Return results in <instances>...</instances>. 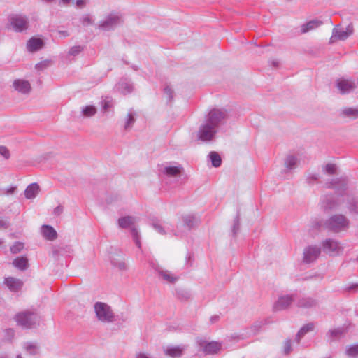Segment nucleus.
Masks as SVG:
<instances>
[{
  "instance_id": "obj_1",
  "label": "nucleus",
  "mask_w": 358,
  "mask_h": 358,
  "mask_svg": "<svg viewBox=\"0 0 358 358\" xmlns=\"http://www.w3.org/2000/svg\"><path fill=\"white\" fill-rule=\"evenodd\" d=\"M322 226L329 232L338 234L350 228V221L345 215L336 213L324 220Z\"/></svg>"
},
{
  "instance_id": "obj_2",
  "label": "nucleus",
  "mask_w": 358,
  "mask_h": 358,
  "mask_svg": "<svg viewBox=\"0 0 358 358\" xmlns=\"http://www.w3.org/2000/svg\"><path fill=\"white\" fill-rule=\"evenodd\" d=\"M29 21L27 15L20 13H12L8 17L7 28L17 33L29 29Z\"/></svg>"
},
{
  "instance_id": "obj_3",
  "label": "nucleus",
  "mask_w": 358,
  "mask_h": 358,
  "mask_svg": "<svg viewBox=\"0 0 358 358\" xmlns=\"http://www.w3.org/2000/svg\"><path fill=\"white\" fill-rule=\"evenodd\" d=\"M229 117L228 111L225 108H213L205 117V122L219 130L224 124Z\"/></svg>"
},
{
  "instance_id": "obj_4",
  "label": "nucleus",
  "mask_w": 358,
  "mask_h": 358,
  "mask_svg": "<svg viewBox=\"0 0 358 358\" xmlns=\"http://www.w3.org/2000/svg\"><path fill=\"white\" fill-rule=\"evenodd\" d=\"M136 223V218L133 216H124L120 217L117 224L119 228L120 229H130V232L132 236L133 240L136 244V245L138 248H141V235L138 231V229L135 227L134 224Z\"/></svg>"
},
{
  "instance_id": "obj_5",
  "label": "nucleus",
  "mask_w": 358,
  "mask_h": 358,
  "mask_svg": "<svg viewBox=\"0 0 358 358\" xmlns=\"http://www.w3.org/2000/svg\"><path fill=\"white\" fill-rule=\"evenodd\" d=\"M17 325L24 329H31L39 324V317L34 311L25 310L17 313L15 317Z\"/></svg>"
},
{
  "instance_id": "obj_6",
  "label": "nucleus",
  "mask_w": 358,
  "mask_h": 358,
  "mask_svg": "<svg viewBox=\"0 0 358 358\" xmlns=\"http://www.w3.org/2000/svg\"><path fill=\"white\" fill-rule=\"evenodd\" d=\"M354 33V26L350 23L344 29L341 24H336L332 29L329 43L333 44L338 41H345Z\"/></svg>"
},
{
  "instance_id": "obj_7",
  "label": "nucleus",
  "mask_w": 358,
  "mask_h": 358,
  "mask_svg": "<svg viewBox=\"0 0 358 358\" xmlns=\"http://www.w3.org/2000/svg\"><path fill=\"white\" fill-rule=\"evenodd\" d=\"M96 317L99 321L103 323L112 322V310L110 306L103 302H96L94 305Z\"/></svg>"
},
{
  "instance_id": "obj_8",
  "label": "nucleus",
  "mask_w": 358,
  "mask_h": 358,
  "mask_svg": "<svg viewBox=\"0 0 358 358\" xmlns=\"http://www.w3.org/2000/svg\"><path fill=\"white\" fill-rule=\"evenodd\" d=\"M322 247L324 252L329 256H338L343 250L341 243L336 239L327 238L322 242Z\"/></svg>"
},
{
  "instance_id": "obj_9",
  "label": "nucleus",
  "mask_w": 358,
  "mask_h": 358,
  "mask_svg": "<svg viewBox=\"0 0 358 358\" xmlns=\"http://www.w3.org/2000/svg\"><path fill=\"white\" fill-rule=\"evenodd\" d=\"M217 131L218 130L208 124L206 122L203 121L199 127L198 138L202 141L208 142L215 138Z\"/></svg>"
},
{
  "instance_id": "obj_10",
  "label": "nucleus",
  "mask_w": 358,
  "mask_h": 358,
  "mask_svg": "<svg viewBox=\"0 0 358 358\" xmlns=\"http://www.w3.org/2000/svg\"><path fill=\"white\" fill-rule=\"evenodd\" d=\"M321 253V248L319 245H309L303 250V262L310 264L316 261Z\"/></svg>"
},
{
  "instance_id": "obj_11",
  "label": "nucleus",
  "mask_w": 358,
  "mask_h": 358,
  "mask_svg": "<svg viewBox=\"0 0 358 358\" xmlns=\"http://www.w3.org/2000/svg\"><path fill=\"white\" fill-rule=\"evenodd\" d=\"M339 206L338 199L332 194H325L321 197L320 206L324 211L336 210Z\"/></svg>"
},
{
  "instance_id": "obj_12",
  "label": "nucleus",
  "mask_w": 358,
  "mask_h": 358,
  "mask_svg": "<svg viewBox=\"0 0 358 358\" xmlns=\"http://www.w3.org/2000/svg\"><path fill=\"white\" fill-rule=\"evenodd\" d=\"M295 296L293 294L282 295L278 297V300L273 304L275 311H281L288 308L294 301Z\"/></svg>"
},
{
  "instance_id": "obj_13",
  "label": "nucleus",
  "mask_w": 358,
  "mask_h": 358,
  "mask_svg": "<svg viewBox=\"0 0 358 358\" xmlns=\"http://www.w3.org/2000/svg\"><path fill=\"white\" fill-rule=\"evenodd\" d=\"M197 343L206 354H215L221 349V343L215 341L208 342L204 339H199Z\"/></svg>"
},
{
  "instance_id": "obj_14",
  "label": "nucleus",
  "mask_w": 358,
  "mask_h": 358,
  "mask_svg": "<svg viewBox=\"0 0 358 358\" xmlns=\"http://www.w3.org/2000/svg\"><path fill=\"white\" fill-rule=\"evenodd\" d=\"M151 266L157 272L159 278L162 279V280L170 284H174L178 281V277L173 275L169 271L164 270L162 268H160L158 265L155 266L152 263H151Z\"/></svg>"
},
{
  "instance_id": "obj_15",
  "label": "nucleus",
  "mask_w": 358,
  "mask_h": 358,
  "mask_svg": "<svg viewBox=\"0 0 358 358\" xmlns=\"http://www.w3.org/2000/svg\"><path fill=\"white\" fill-rule=\"evenodd\" d=\"M336 87L341 94H346L353 91L356 84L350 79L341 78L336 81Z\"/></svg>"
},
{
  "instance_id": "obj_16",
  "label": "nucleus",
  "mask_w": 358,
  "mask_h": 358,
  "mask_svg": "<svg viewBox=\"0 0 358 358\" xmlns=\"http://www.w3.org/2000/svg\"><path fill=\"white\" fill-rule=\"evenodd\" d=\"M347 182L345 179L343 178H333L331 180H327L323 187L328 189H334L338 192L340 190H344L346 188Z\"/></svg>"
},
{
  "instance_id": "obj_17",
  "label": "nucleus",
  "mask_w": 358,
  "mask_h": 358,
  "mask_svg": "<svg viewBox=\"0 0 358 358\" xmlns=\"http://www.w3.org/2000/svg\"><path fill=\"white\" fill-rule=\"evenodd\" d=\"M117 90L123 94H127L133 92V83L127 78H122L116 85Z\"/></svg>"
},
{
  "instance_id": "obj_18",
  "label": "nucleus",
  "mask_w": 358,
  "mask_h": 358,
  "mask_svg": "<svg viewBox=\"0 0 358 358\" xmlns=\"http://www.w3.org/2000/svg\"><path fill=\"white\" fill-rule=\"evenodd\" d=\"M13 86L16 91L22 94H29L31 89L29 82L22 79L14 80Z\"/></svg>"
},
{
  "instance_id": "obj_19",
  "label": "nucleus",
  "mask_w": 358,
  "mask_h": 358,
  "mask_svg": "<svg viewBox=\"0 0 358 358\" xmlns=\"http://www.w3.org/2000/svg\"><path fill=\"white\" fill-rule=\"evenodd\" d=\"M318 305V301L310 296H304L297 301L296 306L302 308H312Z\"/></svg>"
},
{
  "instance_id": "obj_20",
  "label": "nucleus",
  "mask_w": 358,
  "mask_h": 358,
  "mask_svg": "<svg viewBox=\"0 0 358 358\" xmlns=\"http://www.w3.org/2000/svg\"><path fill=\"white\" fill-rule=\"evenodd\" d=\"M4 282L10 291L13 292L20 291L23 286V282L21 280L13 277L6 278Z\"/></svg>"
},
{
  "instance_id": "obj_21",
  "label": "nucleus",
  "mask_w": 358,
  "mask_h": 358,
  "mask_svg": "<svg viewBox=\"0 0 358 358\" xmlns=\"http://www.w3.org/2000/svg\"><path fill=\"white\" fill-rule=\"evenodd\" d=\"M322 24V21L318 20H312L300 26L299 34H304L309 31L316 29Z\"/></svg>"
},
{
  "instance_id": "obj_22",
  "label": "nucleus",
  "mask_w": 358,
  "mask_h": 358,
  "mask_svg": "<svg viewBox=\"0 0 358 358\" xmlns=\"http://www.w3.org/2000/svg\"><path fill=\"white\" fill-rule=\"evenodd\" d=\"M113 267L120 272H125L128 270V264L122 255H117L113 258Z\"/></svg>"
},
{
  "instance_id": "obj_23",
  "label": "nucleus",
  "mask_w": 358,
  "mask_h": 358,
  "mask_svg": "<svg viewBox=\"0 0 358 358\" xmlns=\"http://www.w3.org/2000/svg\"><path fill=\"white\" fill-rule=\"evenodd\" d=\"M43 45V40L33 37L28 41L27 48L29 52H34L41 49Z\"/></svg>"
},
{
  "instance_id": "obj_24",
  "label": "nucleus",
  "mask_w": 358,
  "mask_h": 358,
  "mask_svg": "<svg viewBox=\"0 0 358 358\" xmlns=\"http://www.w3.org/2000/svg\"><path fill=\"white\" fill-rule=\"evenodd\" d=\"M41 231L43 237L47 240L54 241L57 237V231L52 226L43 225Z\"/></svg>"
},
{
  "instance_id": "obj_25",
  "label": "nucleus",
  "mask_w": 358,
  "mask_h": 358,
  "mask_svg": "<svg viewBox=\"0 0 358 358\" xmlns=\"http://www.w3.org/2000/svg\"><path fill=\"white\" fill-rule=\"evenodd\" d=\"M182 171L181 166H167L164 167L163 173L169 177H177L180 176Z\"/></svg>"
},
{
  "instance_id": "obj_26",
  "label": "nucleus",
  "mask_w": 358,
  "mask_h": 358,
  "mask_svg": "<svg viewBox=\"0 0 358 358\" xmlns=\"http://www.w3.org/2000/svg\"><path fill=\"white\" fill-rule=\"evenodd\" d=\"M39 192V186L37 183H32L27 186L24 191V195L27 199H31L36 196Z\"/></svg>"
},
{
  "instance_id": "obj_27",
  "label": "nucleus",
  "mask_w": 358,
  "mask_h": 358,
  "mask_svg": "<svg viewBox=\"0 0 358 358\" xmlns=\"http://www.w3.org/2000/svg\"><path fill=\"white\" fill-rule=\"evenodd\" d=\"M125 21V14L121 10H116L113 12V29L117 27H121L124 24Z\"/></svg>"
},
{
  "instance_id": "obj_28",
  "label": "nucleus",
  "mask_w": 358,
  "mask_h": 358,
  "mask_svg": "<svg viewBox=\"0 0 358 358\" xmlns=\"http://www.w3.org/2000/svg\"><path fill=\"white\" fill-rule=\"evenodd\" d=\"M340 115L343 117L356 119L358 117V108H345L340 111Z\"/></svg>"
},
{
  "instance_id": "obj_29",
  "label": "nucleus",
  "mask_w": 358,
  "mask_h": 358,
  "mask_svg": "<svg viewBox=\"0 0 358 358\" xmlns=\"http://www.w3.org/2000/svg\"><path fill=\"white\" fill-rule=\"evenodd\" d=\"M13 265L20 271H24L28 268V259L25 257L15 258L13 262Z\"/></svg>"
},
{
  "instance_id": "obj_30",
  "label": "nucleus",
  "mask_w": 358,
  "mask_h": 358,
  "mask_svg": "<svg viewBox=\"0 0 358 358\" xmlns=\"http://www.w3.org/2000/svg\"><path fill=\"white\" fill-rule=\"evenodd\" d=\"M184 227L187 229L188 231L194 228L198 224V220L193 215H186L183 217Z\"/></svg>"
},
{
  "instance_id": "obj_31",
  "label": "nucleus",
  "mask_w": 358,
  "mask_h": 358,
  "mask_svg": "<svg viewBox=\"0 0 358 358\" xmlns=\"http://www.w3.org/2000/svg\"><path fill=\"white\" fill-rule=\"evenodd\" d=\"M314 324L313 323H308L304 326H303L299 332L296 334V340L298 343H299L301 338L308 332L312 331L314 329Z\"/></svg>"
},
{
  "instance_id": "obj_32",
  "label": "nucleus",
  "mask_w": 358,
  "mask_h": 358,
  "mask_svg": "<svg viewBox=\"0 0 358 358\" xmlns=\"http://www.w3.org/2000/svg\"><path fill=\"white\" fill-rule=\"evenodd\" d=\"M182 352H183V348H182L179 346H177V347L167 348L165 350V354L170 356L172 358H178L182 356Z\"/></svg>"
},
{
  "instance_id": "obj_33",
  "label": "nucleus",
  "mask_w": 358,
  "mask_h": 358,
  "mask_svg": "<svg viewBox=\"0 0 358 358\" xmlns=\"http://www.w3.org/2000/svg\"><path fill=\"white\" fill-rule=\"evenodd\" d=\"M348 208L350 213L358 214V199L355 197H348Z\"/></svg>"
},
{
  "instance_id": "obj_34",
  "label": "nucleus",
  "mask_w": 358,
  "mask_h": 358,
  "mask_svg": "<svg viewBox=\"0 0 358 358\" xmlns=\"http://www.w3.org/2000/svg\"><path fill=\"white\" fill-rule=\"evenodd\" d=\"M96 108L92 105L86 106L81 109V115L84 117H91L96 113Z\"/></svg>"
},
{
  "instance_id": "obj_35",
  "label": "nucleus",
  "mask_w": 358,
  "mask_h": 358,
  "mask_svg": "<svg viewBox=\"0 0 358 358\" xmlns=\"http://www.w3.org/2000/svg\"><path fill=\"white\" fill-rule=\"evenodd\" d=\"M150 225L151 227L155 229L156 230L159 234H162V235H166L167 231L166 230V229L167 230H169V227H167L166 226H163L159 221L157 220H152L150 223Z\"/></svg>"
},
{
  "instance_id": "obj_36",
  "label": "nucleus",
  "mask_w": 358,
  "mask_h": 358,
  "mask_svg": "<svg viewBox=\"0 0 358 358\" xmlns=\"http://www.w3.org/2000/svg\"><path fill=\"white\" fill-rule=\"evenodd\" d=\"M208 157L210 159L213 166L219 167L222 164V159L220 155L215 152L212 151L209 153Z\"/></svg>"
},
{
  "instance_id": "obj_37",
  "label": "nucleus",
  "mask_w": 358,
  "mask_h": 358,
  "mask_svg": "<svg viewBox=\"0 0 358 358\" xmlns=\"http://www.w3.org/2000/svg\"><path fill=\"white\" fill-rule=\"evenodd\" d=\"M337 166L334 164L329 163L322 166V171L323 173L329 175L334 176L337 174Z\"/></svg>"
},
{
  "instance_id": "obj_38",
  "label": "nucleus",
  "mask_w": 358,
  "mask_h": 358,
  "mask_svg": "<svg viewBox=\"0 0 358 358\" xmlns=\"http://www.w3.org/2000/svg\"><path fill=\"white\" fill-rule=\"evenodd\" d=\"M298 162L297 158L294 155H288L285 159V166L289 169H293L296 167Z\"/></svg>"
},
{
  "instance_id": "obj_39",
  "label": "nucleus",
  "mask_w": 358,
  "mask_h": 358,
  "mask_svg": "<svg viewBox=\"0 0 358 358\" xmlns=\"http://www.w3.org/2000/svg\"><path fill=\"white\" fill-rule=\"evenodd\" d=\"M112 27V14H109L106 20L101 21L99 29L101 30H109Z\"/></svg>"
},
{
  "instance_id": "obj_40",
  "label": "nucleus",
  "mask_w": 358,
  "mask_h": 358,
  "mask_svg": "<svg viewBox=\"0 0 358 358\" xmlns=\"http://www.w3.org/2000/svg\"><path fill=\"white\" fill-rule=\"evenodd\" d=\"M320 174L319 173H308L306 177V182L309 185L312 186L315 183L320 182Z\"/></svg>"
},
{
  "instance_id": "obj_41",
  "label": "nucleus",
  "mask_w": 358,
  "mask_h": 358,
  "mask_svg": "<svg viewBox=\"0 0 358 358\" xmlns=\"http://www.w3.org/2000/svg\"><path fill=\"white\" fill-rule=\"evenodd\" d=\"M135 121H136L135 113H131V112L127 114L126 122L124 123V129L125 130L130 129L132 127V126L134 125Z\"/></svg>"
},
{
  "instance_id": "obj_42",
  "label": "nucleus",
  "mask_w": 358,
  "mask_h": 358,
  "mask_svg": "<svg viewBox=\"0 0 358 358\" xmlns=\"http://www.w3.org/2000/svg\"><path fill=\"white\" fill-rule=\"evenodd\" d=\"M241 217L239 213H237L236 216L235 217L234 220V224L232 226V234L234 236H236L238 234L239 229H240V225H241Z\"/></svg>"
},
{
  "instance_id": "obj_43",
  "label": "nucleus",
  "mask_w": 358,
  "mask_h": 358,
  "mask_svg": "<svg viewBox=\"0 0 358 358\" xmlns=\"http://www.w3.org/2000/svg\"><path fill=\"white\" fill-rule=\"evenodd\" d=\"M28 354L35 355L38 353V347L33 343H26L24 345Z\"/></svg>"
},
{
  "instance_id": "obj_44",
  "label": "nucleus",
  "mask_w": 358,
  "mask_h": 358,
  "mask_svg": "<svg viewBox=\"0 0 358 358\" xmlns=\"http://www.w3.org/2000/svg\"><path fill=\"white\" fill-rule=\"evenodd\" d=\"M164 94L166 99L167 103L171 102L173 99L174 92L169 85H166L164 88Z\"/></svg>"
},
{
  "instance_id": "obj_45",
  "label": "nucleus",
  "mask_w": 358,
  "mask_h": 358,
  "mask_svg": "<svg viewBox=\"0 0 358 358\" xmlns=\"http://www.w3.org/2000/svg\"><path fill=\"white\" fill-rule=\"evenodd\" d=\"M51 62V60L49 59L41 61L36 64L35 69L37 71H43L50 65Z\"/></svg>"
},
{
  "instance_id": "obj_46",
  "label": "nucleus",
  "mask_w": 358,
  "mask_h": 358,
  "mask_svg": "<svg viewBox=\"0 0 358 358\" xmlns=\"http://www.w3.org/2000/svg\"><path fill=\"white\" fill-rule=\"evenodd\" d=\"M24 248V243L22 242H15L10 248V252L13 254L20 252Z\"/></svg>"
},
{
  "instance_id": "obj_47",
  "label": "nucleus",
  "mask_w": 358,
  "mask_h": 358,
  "mask_svg": "<svg viewBox=\"0 0 358 358\" xmlns=\"http://www.w3.org/2000/svg\"><path fill=\"white\" fill-rule=\"evenodd\" d=\"M112 106L111 101L106 98L101 101V111L103 113H108Z\"/></svg>"
},
{
  "instance_id": "obj_48",
  "label": "nucleus",
  "mask_w": 358,
  "mask_h": 358,
  "mask_svg": "<svg viewBox=\"0 0 358 358\" xmlns=\"http://www.w3.org/2000/svg\"><path fill=\"white\" fill-rule=\"evenodd\" d=\"M263 325L262 322H256L250 327V331L253 335L257 334L261 329Z\"/></svg>"
},
{
  "instance_id": "obj_49",
  "label": "nucleus",
  "mask_w": 358,
  "mask_h": 358,
  "mask_svg": "<svg viewBox=\"0 0 358 358\" xmlns=\"http://www.w3.org/2000/svg\"><path fill=\"white\" fill-rule=\"evenodd\" d=\"M83 50V48L81 45H76L73 46L70 48L69 51V54L71 56H76L80 54Z\"/></svg>"
},
{
  "instance_id": "obj_50",
  "label": "nucleus",
  "mask_w": 358,
  "mask_h": 358,
  "mask_svg": "<svg viewBox=\"0 0 358 358\" xmlns=\"http://www.w3.org/2000/svg\"><path fill=\"white\" fill-rule=\"evenodd\" d=\"M80 22L84 26H87L93 24V20L90 15L86 14L80 18Z\"/></svg>"
},
{
  "instance_id": "obj_51",
  "label": "nucleus",
  "mask_w": 358,
  "mask_h": 358,
  "mask_svg": "<svg viewBox=\"0 0 358 358\" xmlns=\"http://www.w3.org/2000/svg\"><path fill=\"white\" fill-rule=\"evenodd\" d=\"M292 350L291 341L286 340L283 346V352L285 355L289 354Z\"/></svg>"
},
{
  "instance_id": "obj_52",
  "label": "nucleus",
  "mask_w": 358,
  "mask_h": 358,
  "mask_svg": "<svg viewBox=\"0 0 358 358\" xmlns=\"http://www.w3.org/2000/svg\"><path fill=\"white\" fill-rule=\"evenodd\" d=\"M0 155H2L5 159H8L10 157V152L8 148L5 146H0Z\"/></svg>"
},
{
  "instance_id": "obj_53",
  "label": "nucleus",
  "mask_w": 358,
  "mask_h": 358,
  "mask_svg": "<svg viewBox=\"0 0 358 358\" xmlns=\"http://www.w3.org/2000/svg\"><path fill=\"white\" fill-rule=\"evenodd\" d=\"M343 333V329H331L329 330V334L333 336V337H338V336H340L341 335H342Z\"/></svg>"
},
{
  "instance_id": "obj_54",
  "label": "nucleus",
  "mask_w": 358,
  "mask_h": 358,
  "mask_svg": "<svg viewBox=\"0 0 358 358\" xmlns=\"http://www.w3.org/2000/svg\"><path fill=\"white\" fill-rule=\"evenodd\" d=\"M323 221L322 222H320V221H314L313 223H312V227L314 228V229H319L320 227H322L323 228Z\"/></svg>"
},
{
  "instance_id": "obj_55",
  "label": "nucleus",
  "mask_w": 358,
  "mask_h": 358,
  "mask_svg": "<svg viewBox=\"0 0 358 358\" xmlns=\"http://www.w3.org/2000/svg\"><path fill=\"white\" fill-rule=\"evenodd\" d=\"M62 212L63 207L61 206H58L54 209V214L56 215H59Z\"/></svg>"
},
{
  "instance_id": "obj_56",
  "label": "nucleus",
  "mask_w": 358,
  "mask_h": 358,
  "mask_svg": "<svg viewBox=\"0 0 358 358\" xmlns=\"http://www.w3.org/2000/svg\"><path fill=\"white\" fill-rule=\"evenodd\" d=\"M17 187L15 186H12L8 188L6 191V194L8 195L13 194L15 193Z\"/></svg>"
},
{
  "instance_id": "obj_57",
  "label": "nucleus",
  "mask_w": 358,
  "mask_h": 358,
  "mask_svg": "<svg viewBox=\"0 0 358 358\" xmlns=\"http://www.w3.org/2000/svg\"><path fill=\"white\" fill-rule=\"evenodd\" d=\"M76 5L79 8H83L85 5V0H77Z\"/></svg>"
},
{
  "instance_id": "obj_58",
  "label": "nucleus",
  "mask_w": 358,
  "mask_h": 358,
  "mask_svg": "<svg viewBox=\"0 0 358 358\" xmlns=\"http://www.w3.org/2000/svg\"><path fill=\"white\" fill-rule=\"evenodd\" d=\"M8 224L6 220H0V228H7Z\"/></svg>"
},
{
  "instance_id": "obj_59",
  "label": "nucleus",
  "mask_w": 358,
  "mask_h": 358,
  "mask_svg": "<svg viewBox=\"0 0 358 358\" xmlns=\"http://www.w3.org/2000/svg\"><path fill=\"white\" fill-rule=\"evenodd\" d=\"M6 332L8 336L13 337V336H14V330L13 329H7L6 331Z\"/></svg>"
},
{
  "instance_id": "obj_60",
  "label": "nucleus",
  "mask_w": 358,
  "mask_h": 358,
  "mask_svg": "<svg viewBox=\"0 0 358 358\" xmlns=\"http://www.w3.org/2000/svg\"><path fill=\"white\" fill-rule=\"evenodd\" d=\"M171 232L173 233V234L176 236H182V234L179 231H175L173 230H169Z\"/></svg>"
},
{
  "instance_id": "obj_61",
  "label": "nucleus",
  "mask_w": 358,
  "mask_h": 358,
  "mask_svg": "<svg viewBox=\"0 0 358 358\" xmlns=\"http://www.w3.org/2000/svg\"><path fill=\"white\" fill-rule=\"evenodd\" d=\"M59 33L63 34L64 36H69V33L66 31H60Z\"/></svg>"
},
{
  "instance_id": "obj_62",
  "label": "nucleus",
  "mask_w": 358,
  "mask_h": 358,
  "mask_svg": "<svg viewBox=\"0 0 358 358\" xmlns=\"http://www.w3.org/2000/svg\"><path fill=\"white\" fill-rule=\"evenodd\" d=\"M62 2L64 3V4H68L69 3L70 1L71 0H61Z\"/></svg>"
},
{
  "instance_id": "obj_63",
  "label": "nucleus",
  "mask_w": 358,
  "mask_h": 358,
  "mask_svg": "<svg viewBox=\"0 0 358 358\" xmlns=\"http://www.w3.org/2000/svg\"><path fill=\"white\" fill-rule=\"evenodd\" d=\"M272 64H273L274 66H278V62H277V61H273V62H272Z\"/></svg>"
},
{
  "instance_id": "obj_64",
  "label": "nucleus",
  "mask_w": 358,
  "mask_h": 358,
  "mask_svg": "<svg viewBox=\"0 0 358 358\" xmlns=\"http://www.w3.org/2000/svg\"><path fill=\"white\" fill-rule=\"evenodd\" d=\"M217 318H218V317H217V316L212 317H211V320H212V322H214V321L217 320Z\"/></svg>"
}]
</instances>
